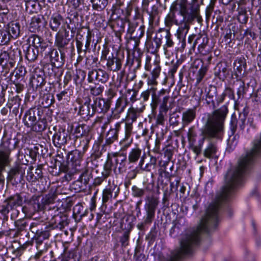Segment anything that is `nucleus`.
<instances>
[{"instance_id":"f257e3e1","label":"nucleus","mask_w":261,"mask_h":261,"mask_svg":"<svg viewBox=\"0 0 261 261\" xmlns=\"http://www.w3.org/2000/svg\"><path fill=\"white\" fill-rule=\"evenodd\" d=\"M261 155V133L254 140L252 148L239 160L238 166L229 169L225 176V185L214 201L206 210L205 215L197 227L188 229L181 235L180 247L173 251V261H178L185 255L193 253L194 247L200 241L201 232L210 233L214 230L219 221V209L222 202L227 200L240 185L243 176L255 161Z\"/></svg>"},{"instance_id":"f03ea898","label":"nucleus","mask_w":261,"mask_h":261,"mask_svg":"<svg viewBox=\"0 0 261 261\" xmlns=\"http://www.w3.org/2000/svg\"><path fill=\"white\" fill-rule=\"evenodd\" d=\"M228 113V106L224 105L207 115L206 121L201 130L202 143L205 140L208 141V144L203 152V156L206 158L211 159L217 158L218 146L216 142L212 139L220 138L224 130V122Z\"/></svg>"},{"instance_id":"7ed1b4c3","label":"nucleus","mask_w":261,"mask_h":261,"mask_svg":"<svg viewBox=\"0 0 261 261\" xmlns=\"http://www.w3.org/2000/svg\"><path fill=\"white\" fill-rule=\"evenodd\" d=\"M203 0H191L188 3V0H176L170 6L171 11H178L182 16L183 19L176 21L175 24L178 26L176 35L179 40L186 38L190 28V24L199 17L200 6L202 4Z\"/></svg>"},{"instance_id":"20e7f679","label":"nucleus","mask_w":261,"mask_h":261,"mask_svg":"<svg viewBox=\"0 0 261 261\" xmlns=\"http://www.w3.org/2000/svg\"><path fill=\"white\" fill-rule=\"evenodd\" d=\"M146 203L144 205L145 216L144 221L142 223L137 224V228L139 230H143L144 226L150 224L155 218V213L159 204V198L153 195L147 196L145 198Z\"/></svg>"},{"instance_id":"39448f33","label":"nucleus","mask_w":261,"mask_h":261,"mask_svg":"<svg viewBox=\"0 0 261 261\" xmlns=\"http://www.w3.org/2000/svg\"><path fill=\"white\" fill-rule=\"evenodd\" d=\"M10 139L2 141L0 144V184H4L5 178L3 172L11 162L10 155L12 149L10 148Z\"/></svg>"},{"instance_id":"423d86ee","label":"nucleus","mask_w":261,"mask_h":261,"mask_svg":"<svg viewBox=\"0 0 261 261\" xmlns=\"http://www.w3.org/2000/svg\"><path fill=\"white\" fill-rule=\"evenodd\" d=\"M22 204V197L19 194L11 196L6 199L2 204L0 205V213L4 215H7L10 211H12L11 217L17 216L19 212L17 210L18 207Z\"/></svg>"},{"instance_id":"0eeeda50","label":"nucleus","mask_w":261,"mask_h":261,"mask_svg":"<svg viewBox=\"0 0 261 261\" xmlns=\"http://www.w3.org/2000/svg\"><path fill=\"white\" fill-rule=\"evenodd\" d=\"M101 61H107L106 65L108 70L118 71L122 66V59L117 54L111 53L107 47H104L101 51Z\"/></svg>"},{"instance_id":"6e6552de","label":"nucleus","mask_w":261,"mask_h":261,"mask_svg":"<svg viewBox=\"0 0 261 261\" xmlns=\"http://www.w3.org/2000/svg\"><path fill=\"white\" fill-rule=\"evenodd\" d=\"M48 216L51 217L49 220L50 225L52 229L62 230L65 226L68 224L67 216L66 214L59 211L58 207L49 208L47 211Z\"/></svg>"},{"instance_id":"1a4fd4ad","label":"nucleus","mask_w":261,"mask_h":261,"mask_svg":"<svg viewBox=\"0 0 261 261\" xmlns=\"http://www.w3.org/2000/svg\"><path fill=\"white\" fill-rule=\"evenodd\" d=\"M145 108L144 105H142L140 108H135L133 106L130 107L128 109L126 118L128 120H130L132 122H135L144 111ZM132 123L125 122L124 126L125 136L123 139V141H126L129 139L132 135Z\"/></svg>"},{"instance_id":"9d476101","label":"nucleus","mask_w":261,"mask_h":261,"mask_svg":"<svg viewBox=\"0 0 261 261\" xmlns=\"http://www.w3.org/2000/svg\"><path fill=\"white\" fill-rule=\"evenodd\" d=\"M39 109L35 107L26 111L22 119L24 125L36 132L43 130L44 127L38 124L37 116H39Z\"/></svg>"},{"instance_id":"9b49d317","label":"nucleus","mask_w":261,"mask_h":261,"mask_svg":"<svg viewBox=\"0 0 261 261\" xmlns=\"http://www.w3.org/2000/svg\"><path fill=\"white\" fill-rule=\"evenodd\" d=\"M59 53L56 49L49 48V51L48 53L49 54L50 60L51 65L55 67L53 69V71L56 72V70L62 66L65 61V55L63 50H59Z\"/></svg>"},{"instance_id":"f8f14e48","label":"nucleus","mask_w":261,"mask_h":261,"mask_svg":"<svg viewBox=\"0 0 261 261\" xmlns=\"http://www.w3.org/2000/svg\"><path fill=\"white\" fill-rule=\"evenodd\" d=\"M69 138L68 132L65 128L61 127L54 135L53 142L56 147L61 148L66 144L68 139Z\"/></svg>"},{"instance_id":"ddd939ff","label":"nucleus","mask_w":261,"mask_h":261,"mask_svg":"<svg viewBox=\"0 0 261 261\" xmlns=\"http://www.w3.org/2000/svg\"><path fill=\"white\" fill-rule=\"evenodd\" d=\"M69 37V31L62 27V29L58 32L56 35L55 44L59 48V50H63L68 44L70 39L67 38Z\"/></svg>"},{"instance_id":"4468645a","label":"nucleus","mask_w":261,"mask_h":261,"mask_svg":"<svg viewBox=\"0 0 261 261\" xmlns=\"http://www.w3.org/2000/svg\"><path fill=\"white\" fill-rule=\"evenodd\" d=\"M114 193V198L117 197L119 193V188L114 182L110 183L109 181V185L103 189L102 195V203H107L113 197V193Z\"/></svg>"},{"instance_id":"2eb2a0df","label":"nucleus","mask_w":261,"mask_h":261,"mask_svg":"<svg viewBox=\"0 0 261 261\" xmlns=\"http://www.w3.org/2000/svg\"><path fill=\"white\" fill-rule=\"evenodd\" d=\"M237 87V95L238 99L243 98L247 94L251 95L254 91V87L249 84H245L241 80H237L234 83Z\"/></svg>"},{"instance_id":"dca6fc26","label":"nucleus","mask_w":261,"mask_h":261,"mask_svg":"<svg viewBox=\"0 0 261 261\" xmlns=\"http://www.w3.org/2000/svg\"><path fill=\"white\" fill-rule=\"evenodd\" d=\"M129 101L126 95H122L116 100L115 107L112 110V115L115 118L119 117V115L123 113L127 106Z\"/></svg>"},{"instance_id":"f3484780","label":"nucleus","mask_w":261,"mask_h":261,"mask_svg":"<svg viewBox=\"0 0 261 261\" xmlns=\"http://www.w3.org/2000/svg\"><path fill=\"white\" fill-rule=\"evenodd\" d=\"M0 65L2 66V73L4 76H6L11 69L14 68L15 64L10 60L8 57V54L5 51H2L0 54Z\"/></svg>"},{"instance_id":"a211bd4d","label":"nucleus","mask_w":261,"mask_h":261,"mask_svg":"<svg viewBox=\"0 0 261 261\" xmlns=\"http://www.w3.org/2000/svg\"><path fill=\"white\" fill-rule=\"evenodd\" d=\"M111 156L114 157V170L118 169L119 172H122L125 168L126 163V156L122 153H111Z\"/></svg>"},{"instance_id":"6ab92c4d","label":"nucleus","mask_w":261,"mask_h":261,"mask_svg":"<svg viewBox=\"0 0 261 261\" xmlns=\"http://www.w3.org/2000/svg\"><path fill=\"white\" fill-rule=\"evenodd\" d=\"M94 110V113H106L110 108V102L106 101L103 98H96L92 105H91Z\"/></svg>"},{"instance_id":"aec40b11","label":"nucleus","mask_w":261,"mask_h":261,"mask_svg":"<svg viewBox=\"0 0 261 261\" xmlns=\"http://www.w3.org/2000/svg\"><path fill=\"white\" fill-rule=\"evenodd\" d=\"M195 36V34L189 36L188 39V43L191 45V47L193 48H194L197 44H199L198 47L199 50H200V48H204L208 42L207 37L199 34L198 37L193 42Z\"/></svg>"},{"instance_id":"412c9836","label":"nucleus","mask_w":261,"mask_h":261,"mask_svg":"<svg viewBox=\"0 0 261 261\" xmlns=\"http://www.w3.org/2000/svg\"><path fill=\"white\" fill-rule=\"evenodd\" d=\"M28 41L30 43L29 45L38 48V49L40 48L41 54L47 48V45L44 42L43 39L38 35H32L29 37Z\"/></svg>"},{"instance_id":"4be33fe9","label":"nucleus","mask_w":261,"mask_h":261,"mask_svg":"<svg viewBox=\"0 0 261 261\" xmlns=\"http://www.w3.org/2000/svg\"><path fill=\"white\" fill-rule=\"evenodd\" d=\"M169 93V90L165 89H161L158 93H156V91H154L151 96V102L150 103L152 112H154L159 105H160L162 96Z\"/></svg>"},{"instance_id":"5701e85b","label":"nucleus","mask_w":261,"mask_h":261,"mask_svg":"<svg viewBox=\"0 0 261 261\" xmlns=\"http://www.w3.org/2000/svg\"><path fill=\"white\" fill-rule=\"evenodd\" d=\"M23 51L25 53V58L30 62L35 61L38 58L39 49L32 46L31 45H23Z\"/></svg>"},{"instance_id":"b1692460","label":"nucleus","mask_w":261,"mask_h":261,"mask_svg":"<svg viewBox=\"0 0 261 261\" xmlns=\"http://www.w3.org/2000/svg\"><path fill=\"white\" fill-rule=\"evenodd\" d=\"M90 100L88 99L83 105L80 107L79 114L84 119H88L92 116L94 113V110L90 104Z\"/></svg>"},{"instance_id":"393cba45","label":"nucleus","mask_w":261,"mask_h":261,"mask_svg":"<svg viewBox=\"0 0 261 261\" xmlns=\"http://www.w3.org/2000/svg\"><path fill=\"white\" fill-rule=\"evenodd\" d=\"M217 89L216 86L211 85L206 91L205 100L207 105H211L213 109L217 108L215 99L217 97Z\"/></svg>"},{"instance_id":"a878e982","label":"nucleus","mask_w":261,"mask_h":261,"mask_svg":"<svg viewBox=\"0 0 261 261\" xmlns=\"http://www.w3.org/2000/svg\"><path fill=\"white\" fill-rule=\"evenodd\" d=\"M149 15L148 23L151 28L158 24L159 21V9L157 6H152L150 11H147Z\"/></svg>"},{"instance_id":"bb28decb","label":"nucleus","mask_w":261,"mask_h":261,"mask_svg":"<svg viewBox=\"0 0 261 261\" xmlns=\"http://www.w3.org/2000/svg\"><path fill=\"white\" fill-rule=\"evenodd\" d=\"M215 75L220 80L224 81L229 75V71L226 64L219 63L215 68Z\"/></svg>"},{"instance_id":"cd10ccee","label":"nucleus","mask_w":261,"mask_h":261,"mask_svg":"<svg viewBox=\"0 0 261 261\" xmlns=\"http://www.w3.org/2000/svg\"><path fill=\"white\" fill-rule=\"evenodd\" d=\"M196 111L195 108L189 109L182 114V123L184 127L191 123L196 118Z\"/></svg>"},{"instance_id":"c85d7f7f","label":"nucleus","mask_w":261,"mask_h":261,"mask_svg":"<svg viewBox=\"0 0 261 261\" xmlns=\"http://www.w3.org/2000/svg\"><path fill=\"white\" fill-rule=\"evenodd\" d=\"M6 30L10 34V37L14 39L17 38L20 34V24L18 22L14 21L9 23L6 27Z\"/></svg>"},{"instance_id":"c756f323","label":"nucleus","mask_w":261,"mask_h":261,"mask_svg":"<svg viewBox=\"0 0 261 261\" xmlns=\"http://www.w3.org/2000/svg\"><path fill=\"white\" fill-rule=\"evenodd\" d=\"M63 21V17L59 14H54L50 17L49 27L52 31L57 32Z\"/></svg>"},{"instance_id":"7c9ffc66","label":"nucleus","mask_w":261,"mask_h":261,"mask_svg":"<svg viewBox=\"0 0 261 261\" xmlns=\"http://www.w3.org/2000/svg\"><path fill=\"white\" fill-rule=\"evenodd\" d=\"M90 139V136L77 137L75 140L74 145L76 148H79L78 149L85 152L88 148Z\"/></svg>"},{"instance_id":"2f4dec72","label":"nucleus","mask_w":261,"mask_h":261,"mask_svg":"<svg viewBox=\"0 0 261 261\" xmlns=\"http://www.w3.org/2000/svg\"><path fill=\"white\" fill-rule=\"evenodd\" d=\"M44 75L43 73H41V74H34L31 81V84L33 88L37 89L41 88L45 84Z\"/></svg>"},{"instance_id":"473e14b6","label":"nucleus","mask_w":261,"mask_h":261,"mask_svg":"<svg viewBox=\"0 0 261 261\" xmlns=\"http://www.w3.org/2000/svg\"><path fill=\"white\" fill-rule=\"evenodd\" d=\"M50 236L49 231L45 227L44 229L40 228L36 234H35L34 238L37 244V247L39 246L42 243L43 240L47 239Z\"/></svg>"},{"instance_id":"72a5a7b5","label":"nucleus","mask_w":261,"mask_h":261,"mask_svg":"<svg viewBox=\"0 0 261 261\" xmlns=\"http://www.w3.org/2000/svg\"><path fill=\"white\" fill-rule=\"evenodd\" d=\"M142 149L136 146L130 149L128 155V161L129 163H135L141 157Z\"/></svg>"},{"instance_id":"f704fd0d","label":"nucleus","mask_w":261,"mask_h":261,"mask_svg":"<svg viewBox=\"0 0 261 261\" xmlns=\"http://www.w3.org/2000/svg\"><path fill=\"white\" fill-rule=\"evenodd\" d=\"M42 26L41 17L39 16H35L32 18L29 29L32 32L37 33L40 31Z\"/></svg>"},{"instance_id":"c9c22d12","label":"nucleus","mask_w":261,"mask_h":261,"mask_svg":"<svg viewBox=\"0 0 261 261\" xmlns=\"http://www.w3.org/2000/svg\"><path fill=\"white\" fill-rule=\"evenodd\" d=\"M84 152L80 149L73 150L69 154V159L73 163H75L76 166H80Z\"/></svg>"},{"instance_id":"e433bc0d","label":"nucleus","mask_w":261,"mask_h":261,"mask_svg":"<svg viewBox=\"0 0 261 261\" xmlns=\"http://www.w3.org/2000/svg\"><path fill=\"white\" fill-rule=\"evenodd\" d=\"M8 54V57L10 58V60L16 64V60L21 57L20 49L16 46H11L8 50L5 51Z\"/></svg>"},{"instance_id":"4c0bfd02","label":"nucleus","mask_w":261,"mask_h":261,"mask_svg":"<svg viewBox=\"0 0 261 261\" xmlns=\"http://www.w3.org/2000/svg\"><path fill=\"white\" fill-rule=\"evenodd\" d=\"M40 197L34 196L30 200V205L32 207L34 212H39L45 208L42 200L39 201Z\"/></svg>"},{"instance_id":"58836bf2","label":"nucleus","mask_w":261,"mask_h":261,"mask_svg":"<svg viewBox=\"0 0 261 261\" xmlns=\"http://www.w3.org/2000/svg\"><path fill=\"white\" fill-rule=\"evenodd\" d=\"M145 32V26L144 25H139L135 31L130 35V38L133 39L136 44V46L138 45L139 40L143 37Z\"/></svg>"},{"instance_id":"ea45409f","label":"nucleus","mask_w":261,"mask_h":261,"mask_svg":"<svg viewBox=\"0 0 261 261\" xmlns=\"http://www.w3.org/2000/svg\"><path fill=\"white\" fill-rule=\"evenodd\" d=\"M246 63L244 59H238L234 63V68L238 76L244 74L246 70Z\"/></svg>"},{"instance_id":"a19ab883","label":"nucleus","mask_w":261,"mask_h":261,"mask_svg":"<svg viewBox=\"0 0 261 261\" xmlns=\"http://www.w3.org/2000/svg\"><path fill=\"white\" fill-rule=\"evenodd\" d=\"M144 156L145 155H144L141 158V160L139 163V165L140 166L141 168H142L144 170L148 172L150 171L152 169H155L156 164V159L155 157L152 156L150 157L149 163L146 164L145 166L143 167Z\"/></svg>"},{"instance_id":"79ce46f5","label":"nucleus","mask_w":261,"mask_h":261,"mask_svg":"<svg viewBox=\"0 0 261 261\" xmlns=\"http://www.w3.org/2000/svg\"><path fill=\"white\" fill-rule=\"evenodd\" d=\"M21 101V99L18 95L14 96L12 97L10 99H9L8 104V107L10 109H11L12 107H14L13 112L16 114L20 106Z\"/></svg>"},{"instance_id":"37998d69","label":"nucleus","mask_w":261,"mask_h":261,"mask_svg":"<svg viewBox=\"0 0 261 261\" xmlns=\"http://www.w3.org/2000/svg\"><path fill=\"white\" fill-rule=\"evenodd\" d=\"M92 8L97 11L104 10L108 4V0H91Z\"/></svg>"},{"instance_id":"c03bdc74","label":"nucleus","mask_w":261,"mask_h":261,"mask_svg":"<svg viewBox=\"0 0 261 261\" xmlns=\"http://www.w3.org/2000/svg\"><path fill=\"white\" fill-rule=\"evenodd\" d=\"M118 134L116 130L110 129L106 136L105 145H110L117 140Z\"/></svg>"},{"instance_id":"a18cd8bd","label":"nucleus","mask_w":261,"mask_h":261,"mask_svg":"<svg viewBox=\"0 0 261 261\" xmlns=\"http://www.w3.org/2000/svg\"><path fill=\"white\" fill-rule=\"evenodd\" d=\"M92 177V170L90 169H85L83 171L79 178L81 181L83 182L85 186H87Z\"/></svg>"},{"instance_id":"49530a36","label":"nucleus","mask_w":261,"mask_h":261,"mask_svg":"<svg viewBox=\"0 0 261 261\" xmlns=\"http://www.w3.org/2000/svg\"><path fill=\"white\" fill-rule=\"evenodd\" d=\"M208 68L206 66H202L195 75L196 84H199L205 76Z\"/></svg>"},{"instance_id":"de8ad7c7","label":"nucleus","mask_w":261,"mask_h":261,"mask_svg":"<svg viewBox=\"0 0 261 261\" xmlns=\"http://www.w3.org/2000/svg\"><path fill=\"white\" fill-rule=\"evenodd\" d=\"M170 11L171 13L168 14L165 19V25L169 28H170L173 24H175L176 21H178L175 18V12L176 11H171L170 10Z\"/></svg>"},{"instance_id":"09e8293b","label":"nucleus","mask_w":261,"mask_h":261,"mask_svg":"<svg viewBox=\"0 0 261 261\" xmlns=\"http://www.w3.org/2000/svg\"><path fill=\"white\" fill-rule=\"evenodd\" d=\"M71 94L67 91L64 90L57 94L56 96L59 101H61L62 103H67L70 100Z\"/></svg>"},{"instance_id":"8fccbe9b","label":"nucleus","mask_w":261,"mask_h":261,"mask_svg":"<svg viewBox=\"0 0 261 261\" xmlns=\"http://www.w3.org/2000/svg\"><path fill=\"white\" fill-rule=\"evenodd\" d=\"M23 173V171L22 170V168L20 166H17L13 168H12L9 172L8 177L10 179H16V178L20 175V176Z\"/></svg>"},{"instance_id":"3c124183","label":"nucleus","mask_w":261,"mask_h":261,"mask_svg":"<svg viewBox=\"0 0 261 261\" xmlns=\"http://www.w3.org/2000/svg\"><path fill=\"white\" fill-rule=\"evenodd\" d=\"M172 35L169 30H166L165 31V38L166 40V42L165 45H164V49L165 50H167L168 48H171L173 47L174 45V43L173 41L171 38Z\"/></svg>"},{"instance_id":"603ef678","label":"nucleus","mask_w":261,"mask_h":261,"mask_svg":"<svg viewBox=\"0 0 261 261\" xmlns=\"http://www.w3.org/2000/svg\"><path fill=\"white\" fill-rule=\"evenodd\" d=\"M169 99L170 96L169 94H167V95L165 94L162 96L160 103V111L161 112H164L165 113H167L168 110L167 103Z\"/></svg>"},{"instance_id":"864d4df0","label":"nucleus","mask_w":261,"mask_h":261,"mask_svg":"<svg viewBox=\"0 0 261 261\" xmlns=\"http://www.w3.org/2000/svg\"><path fill=\"white\" fill-rule=\"evenodd\" d=\"M10 34L6 29L0 30V45H5L10 40Z\"/></svg>"},{"instance_id":"5fc2aeb1","label":"nucleus","mask_w":261,"mask_h":261,"mask_svg":"<svg viewBox=\"0 0 261 261\" xmlns=\"http://www.w3.org/2000/svg\"><path fill=\"white\" fill-rule=\"evenodd\" d=\"M57 197V195L54 193H48L42 198V202L44 206L53 203Z\"/></svg>"},{"instance_id":"6e6d98bb","label":"nucleus","mask_w":261,"mask_h":261,"mask_svg":"<svg viewBox=\"0 0 261 261\" xmlns=\"http://www.w3.org/2000/svg\"><path fill=\"white\" fill-rule=\"evenodd\" d=\"M103 89V86L98 84H95L94 86H90V93L93 96L99 95L102 93Z\"/></svg>"},{"instance_id":"4d7b16f0","label":"nucleus","mask_w":261,"mask_h":261,"mask_svg":"<svg viewBox=\"0 0 261 261\" xmlns=\"http://www.w3.org/2000/svg\"><path fill=\"white\" fill-rule=\"evenodd\" d=\"M154 91H156V88L151 87L141 93V97L144 101H147L149 99L150 95H152Z\"/></svg>"},{"instance_id":"13d9d810","label":"nucleus","mask_w":261,"mask_h":261,"mask_svg":"<svg viewBox=\"0 0 261 261\" xmlns=\"http://www.w3.org/2000/svg\"><path fill=\"white\" fill-rule=\"evenodd\" d=\"M55 101L54 97L53 95L47 94L44 96L42 98V104L45 108L50 107Z\"/></svg>"},{"instance_id":"bf43d9fd","label":"nucleus","mask_w":261,"mask_h":261,"mask_svg":"<svg viewBox=\"0 0 261 261\" xmlns=\"http://www.w3.org/2000/svg\"><path fill=\"white\" fill-rule=\"evenodd\" d=\"M28 223L24 219H19L15 222V226L17 229V232L19 233L24 230Z\"/></svg>"},{"instance_id":"052dcab7","label":"nucleus","mask_w":261,"mask_h":261,"mask_svg":"<svg viewBox=\"0 0 261 261\" xmlns=\"http://www.w3.org/2000/svg\"><path fill=\"white\" fill-rule=\"evenodd\" d=\"M98 81L102 83H106L109 79L108 73L102 69H98Z\"/></svg>"},{"instance_id":"680f3d73","label":"nucleus","mask_w":261,"mask_h":261,"mask_svg":"<svg viewBox=\"0 0 261 261\" xmlns=\"http://www.w3.org/2000/svg\"><path fill=\"white\" fill-rule=\"evenodd\" d=\"M72 187L76 192H80L85 190L87 186L84 185L83 182L81 181L80 179L79 178L77 180L75 181L72 185Z\"/></svg>"},{"instance_id":"e2e57ef3","label":"nucleus","mask_w":261,"mask_h":261,"mask_svg":"<svg viewBox=\"0 0 261 261\" xmlns=\"http://www.w3.org/2000/svg\"><path fill=\"white\" fill-rule=\"evenodd\" d=\"M98 69H92L90 70L88 74V81L89 83H92L95 81H98Z\"/></svg>"},{"instance_id":"0e129e2a","label":"nucleus","mask_w":261,"mask_h":261,"mask_svg":"<svg viewBox=\"0 0 261 261\" xmlns=\"http://www.w3.org/2000/svg\"><path fill=\"white\" fill-rule=\"evenodd\" d=\"M15 81L18 80L20 79H23L25 76L27 71L25 70V68L23 66H20L18 68H17L15 71Z\"/></svg>"},{"instance_id":"69168bd1","label":"nucleus","mask_w":261,"mask_h":261,"mask_svg":"<svg viewBox=\"0 0 261 261\" xmlns=\"http://www.w3.org/2000/svg\"><path fill=\"white\" fill-rule=\"evenodd\" d=\"M88 128V126L86 125H79L76 128L75 132L79 134L80 137L89 136L87 135V132L86 130Z\"/></svg>"},{"instance_id":"338daca9","label":"nucleus","mask_w":261,"mask_h":261,"mask_svg":"<svg viewBox=\"0 0 261 261\" xmlns=\"http://www.w3.org/2000/svg\"><path fill=\"white\" fill-rule=\"evenodd\" d=\"M132 194L134 197H141L145 194V190L134 186L132 187Z\"/></svg>"},{"instance_id":"774afa93","label":"nucleus","mask_w":261,"mask_h":261,"mask_svg":"<svg viewBox=\"0 0 261 261\" xmlns=\"http://www.w3.org/2000/svg\"><path fill=\"white\" fill-rule=\"evenodd\" d=\"M129 238V231H126L120 238V242L122 246L125 247L128 245Z\"/></svg>"}]
</instances>
